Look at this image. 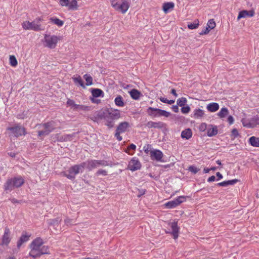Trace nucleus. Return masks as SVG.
Wrapping results in <instances>:
<instances>
[{"label":"nucleus","mask_w":259,"mask_h":259,"mask_svg":"<svg viewBox=\"0 0 259 259\" xmlns=\"http://www.w3.org/2000/svg\"><path fill=\"white\" fill-rule=\"evenodd\" d=\"M43 239L38 237L33 240L29 244V256L36 258L43 254H50L49 247L44 245Z\"/></svg>","instance_id":"f257e3e1"},{"label":"nucleus","mask_w":259,"mask_h":259,"mask_svg":"<svg viewBox=\"0 0 259 259\" xmlns=\"http://www.w3.org/2000/svg\"><path fill=\"white\" fill-rule=\"evenodd\" d=\"M24 184V179L21 176H16L6 180L3 188L6 192H11L15 188H19Z\"/></svg>","instance_id":"f03ea898"},{"label":"nucleus","mask_w":259,"mask_h":259,"mask_svg":"<svg viewBox=\"0 0 259 259\" xmlns=\"http://www.w3.org/2000/svg\"><path fill=\"white\" fill-rule=\"evenodd\" d=\"M120 117V112L119 110L111 108L105 110L103 112V118L106 121V125L109 128L114 126L113 121L118 119Z\"/></svg>","instance_id":"7ed1b4c3"},{"label":"nucleus","mask_w":259,"mask_h":259,"mask_svg":"<svg viewBox=\"0 0 259 259\" xmlns=\"http://www.w3.org/2000/svg\"><path fill=\"white\" fill-rule=\"evenodd\" d=\"M112 8L116 12L124 14L130 8V3L127 0H109Z\"/></svg>","instance_id":"20e7f679"},{"label":"nucleus","mask_w":259,"mask_h":259,"mask_svg":"<svg viewBox=\"0 0 259 259\" xmlns=\"http://www.w3.org/2000/svg\"><path fill=\"white\" fill-rule=\"evenodd\" d=\"M42 20V18L37 17L32 22L25 21L22 23V27L25 30H31L36 31L43 30L45 28L40 24V22Z\"/></svg>","instance_id":"39448f33"},{"label":"nucleus","mask_w":259,"mask_h":259,"mask_svg":"<svg viewBox=\"0 0 259 259\" xmlns=\"http://www.w3.org/2000/svg\"><path fill=\"white\" fill-rule=\"evenodd\" d=\"M60 40V38L56 35L45 34L42 42L45 47L53 49L56 48Z\"/></svg>","instance_id":"423d86ee"},{"label":"nucleus","mask_w":259,"mask_h":259,"mask_svg":"<svg viewBox=\"0 0 259 259\" xmlns=\"http://www.w3.org/2000/svg\"><path fill=\"white\" fill-rule=\"evenodd\" d=\"M81 164L84 166V168H87L88 170H91L94 168H98L99 166H106L108 165V163L105 160L90 159L81 163Z\"/></svg>","instance_id":"0eeeda50"},{"label":"nucleus","mask_w":259,"mask_h":259,"mask_svg":"<svg viewBox=\"0 0 259 259\" xmlns=\"http://www.w3.org/2000/svg\"><path fill=\"white\" fill-rule=\"evenodd\" d=\"M78 0H59V5L66 8L68 11H75L79 9Z\"/></svg>","instance_id":"6e6552de"},{"label":"nucleus","mask_w":259,"mask_h":259,"mask_svg":"<svg viewBox=\"0 0 259 259\" xmlns=\"http://www.w3.org/2000/svg\"><path fill=\"white\" fill-rule=\"evenodd\" d=\"M55 122L53 120L41 124L40 126H41L42 130L38 132V136L42 137L48 135L51 132L55 130Z\"/></svg>","instance_id":"1a4fd4ad"},{"label":"nucleus","mask_w":259,"mask_h":259,"mask_svg":"<svg viewBox=\"0 0 259 259\" xmlns=\"http://www.w3.org/2000/svg\"><path fill=\"white\" fill-rule=\"evenodd\" d=\"M83 169V166L81 165V164L74 165L69 168L68 170V174L65 172L64 174V176L68 179H74L75 175H77L80 172H82Z\"/></svg>","instance_id":"9d476101"},{"label":"nucleus","mask_w":259,"mask_h":259,"mask_svg":"<svg viewBox=\"0 0 259 259\" xmlns=\"http://www.w3.org/2000/svg\"><path fill=\"white\" fill-rule=\"evenodd\" d=\"M241 123L243 126L248 128H254L256 125H259V117L256 115L250 119L247 118H242Z\"/></svg>","instance_id":"9b49d317"},{"label":"nucleus","mask_w":259,"mask_h":259,"mask_svg":"<svg viewBox=\"0 0 259 259\" xmlns=\"http://www.w3.org/2000/svg\"><path fill=\"white\" fill-rule=\"evenodd\" d=\"M128 127H130V124L128 122L124 121L119 124L116 130L115 135H114L117 140L119 141L122 140V138L120 135L125 133Z\"/></svg>","instance_id":"f8f14e48"},{"label":"nucleus","mask_w":259,"mask_h":259,"mask_svg":"<svg viewBox=\"0 0 259 259\" xmlns=\"http://www.w3.org/2000/svg\"><path fill=\"white\" fill-rule=\"evenodd\" d=\"M7 130L10 131L13 136L16 138L25 136L26 134V128L18 125L14 127H8Z\"/></svg>","instance_id":"ddd939ff"},{"label":"nucleus","mask_w":259,"mask_h":259,"mask_svg":"<svg viewBox=\"0 0 259 259\" xmlns=\"http://www.w3.org/2000/svg\"><path fill=\"white\" fill-rule=\"evenodd\" d=\"M128 168L132 171H135L140 169L141 167L140 161L136 157H133L128 163Z\"/></svg>","instance_id":"4468645a"},{"label":"nucleus","mask_w":259,"mask_h":259,"mask_svg":"<svg viewBox=\"0 0 259 259\" xmlns=\"http://www.w3.org/2000/svg\"><path fill=\"white\" fill-rule=\"evenodd\" d=\"M150 156L151 159L158 162H162L163 153L161 151L153 149L150 151Z\"/></svg>","instance_id":"2eb2a0df"},{"label":"nucleus","mask_w":259,"mask_h":259,"mask_svg":"<svg viewBox=\"0 0 259 259\" xmlns=\"http://www.w3.org/2000/svg\"><path fill=\"white\" fill-rule=\"evenodd\" d=\"M11 240V231L8 227L5 228L4 234L2 237V245H8Z\"/></svg>","instance_id":"dca6fc26"},{"label":"nucleus","mask_w":259,"mask_h":259,"mask_svg":"<svg viewBox=\"0 0 259 259\" xmlns=\"http://www.w3.org/2000/svg\"><path fill=\"white\" fill-rule=\"evenodd\" d=\"M169 226L170 227H171L172 230L171 234L172 235L173 238L175 239H178L179 236V231L180 230V228L178 227V222L177 221H174L173 222L170 223L169 224Z\"/></svg>","instance_id":"f3484780"},{"label":"nucleus","mask_w":259,"mask_h":259,"mask_svg":"<svg viewBox=\"0 0 259 259\" xmlns=\"http://www.w3.org/2000/svg\"><path fill=\"white\" fill-rule=\"evenodd\" d=\"M31 234H28L26 232H23V234L21 235L20 238H19V240L17 242V246L18 248L20 247L22 244L24 243L27 242Z\"/></svg>","instance_id":"a211bd4d"},{"label":"nucleus","mask_w":259,"mask_h":259,"mask_svg":"<svg viewBox=\"0 0 259 259\" xmlns=\"http://www.w3.org/2000/svg\"><path fill=\"white\" fill-rule=\"evenodd\" d=\"M175 8V4L173 2H167L162 4V10L164 14H167Z\"/></svg>","instance_id":"6ab92c4d"},{"label":"nucleus","mask_w":259,"mask_h":259,"mask_svg":"<svg viewBox=\"0 0 259 259\" xmlns=\"http://www.w3.org/2000/svg\"><path fill=\"white\" fill-rule=\"evenodd\" d=\"M254 15V11H247L246 10L241 11L239 12L237 20H239L242 18H245L246 17H252Z\"/></svg>","instance_id":"aec40b11"},{"label":"nucleus","mask_w":259,"mask_h":259,"mask_svg":"<svg viewBox=\"0 0 259 259\" xmlns=\"http://www.w3.org/2000/svg\"><path fill=\"white\" fill-rule=\"evenodd\" d=\"M204 111L200 109L196 108L193 110V115L191 116L194 119H201L204 117Z\"/></svg>","instance_id":"412c9836"},{"label":"nucleus","mask_w":259,"mask_h":259,"mask_svg":"<svg viewBox=\"0 0 259 259\" xmlns=\"http://www.w3.org/2000/svg\"><path fill=\"white\" fill-rule=\"evenodd\" d=\"M218 134V127L214 125H208L207 130V135L208 137H212Z\"/></svg>","instance_id":"4be33fe9"},{"label":"nucleus","mask_w":259,"mask_h":259,"mask_svg":"<svg viewBox=\"0 0 259 259\" xmlns=\"http://www.w3.org/2000/svg\"><path fill=\"white\" fill-rule=\"evenodd\" d=\"M219 108L220 105L218 103L215 102L209 103L206 106L207 110L211 113H214L217 111Z\"/></svg>","instance_id":"5701e85b"},{"label":"nucleus","mask_w":259,"mask_h":259,"mask_svg":"<svg viewBox=\"0 0 259 259\" xmlns=\"http://www.w3.org/2000/svg\"><path fill=\"white\" fill-rule=\"evenodd\" d=\"M131 98L133 100H139L140 97L142 96L141 93L137 89H133L132 91L129 92Z\"/></svg>","instance_id":"b1692460"},{"label":"nucleus","mask_w":259,"mask_h":259,"mask_svg":"<svg viewBox=\"0 0 259 259\" xmlns=\"http://www.w3.org/2000/svg\"><path fill=\"white\" fill-rule=\"evenodd\" d=\"M238 181V180L236 179L230 181H225L217 184V186L220 187H226L230 185H233L236 184Z\"/></svg>","instance_id":"393cba45"},{"label":"nucleus","mask_w":259,"mask_h":259,"mask_svg":"<svg viewBox=\"0 0 259 259\" xmlns=\"http://www.w3.org/2000/svg\"><path fill=\"white\" fill-rule=\"evenodd\" d=\"M66 104L72 108H74L75 109H79L83 110V106L82 105H79L75 104L74 100L72 99H68L66 102Z\"/></svg>","instance_id":"a878e982"},{"label":"nucleus","mask_w":259,"mask_h":259,"mask_svg":"<svg viewBox=\"0 0 259 259\" xmlns=\"http://www.w3.org/2000/svg\"><path fill=\"white\" fill-rule=\"evenodd\" d=\"M147 126L149 128H162L163 126V123L162 122H154V121H149L147 123Z\"/></svg>","instance_id":"bb28decb"},{"label":"nucleus","mask_w":259,"mask_h":259,"mask_svg":"<svg viewBox=\"0 0 259 259\" xmlns=\"http://www.w3.org/2000/svg\"><path fill=\"white\" fill-rule=\"evenodd\" d=\"M192 135L191 130L188 128L181 132V138L188 140L191 138Z\"/></svg>","instance_id":"cd10ccee"},{"label":"nucleus","mask_w":259,"mask_h":259,"mask_svg":"<svg viewBox=\"0 0 259 259\" xmlns=\"http://www.w3.org/2000/svg\"><path fill=\"white\" fill-rule=\"evenodd\" d=\"M249 143L252 147H259V138L252 136L249 139Z\"/></svg>","instance_id":"c85d7f7f"},{"label":"nucleus","mask_w":259,"mask_h":259,"mask_svg":"<svg viewBox=\"0 0 259 259\" xmlns=\"http://www.w3.org/2000/svg\"><path fill=\"white\" fill-rule=\"evenodd\" d=\"M228 114L229 111L228 110V108L224 107L222 108L220 111L218 112L217 115L219 118L222 119L227 116L228 115Z\"/></svg>","instance_id":"c756f323"},{"label":"nucleus","mask_w":259,"mask_h":259,"mask_svg":"<svg viewBox=\"0 0 259 259\" xmlns=\"http://www.w3.org/2000/svg\"><path fill=\"white\" fill-rule=\"evenodd\" d=\"M114 103H115L116 106L120 107L124 106V100L121 95H118L116 97L115 99H114Z\"/></svg>","instance_id":"7c9ffc66"},{"label":"nucleus","mask_w":259,"mask_h":259,"mask_svg":"<svg viewBox=\"0 0 259 259\" xmlns=\"http://www.w3.org/2000/svg\"><path fill=\"white\" fill-rule=\"evenodd\" d=\"M72 79L74 81V83L79 84L83 88H85V85L83 83L81 77L78 75L77 76H73L72 77Z\"/></svg>","instance_id":"2f4dec72"},{"label":"nucleus","mask_w":259,"mask_h":259,"mask_svg":"<svg viewBox=\"0 0 259 259\" xmlns=\"http://www.w3.org/2000/svg\"><path fill=\"white\" fill-rule=\"evenodd\" d=\"M179 205V204L173 200L169 201L164 204V207L168 209L174 208Z\"/></svg>","instance_id":"473e14b6"},{"label":"nucleus","mask_w":259,"mask_h":259,"mask_svg":"<svg viewBox=\"0 0 259 259\" xmlns=\"http://www.w3.org/2000/svg\"><path fill=\"white\" fill-rule=\"evenodd\" d=\"M147 113L151 117H157V108L149 107L148 109H147Z\"/></svg>","instance_id":"72a5a7b5"},{"label":"nucleus","mask_w":259,"mask_h":259,"mask_svg":"<svg viewBox=\"0 0 259 259\" xmlns=\"http://www.w3.org/2000/svg\"><path fill=\"white\" fill-rule=\"evenodd\" d=\"M83 78L85 80V85L90 86L93 84V78L90 75L85 74L83 75Z\"/></svg>","instance_id":"f704fd0d"},{"label":"nucleus","mask_w":259,"mask_h":259,"mask_svg":"<svg viewBox=\"0 0 259 259\" xmlns=\"http://www.w3.org/2000/svg\"><path fill=\"white\" fill-rule=\"evenodd\" d=\"M92 96L95 98L100 97L103 94V92L100 89H93L92 92Z\"/></svg>","instance_id":"c9c22d12"},{"label":"nucleus","mask_w":259,"mask_h":259,"mask_svg":"<svg viewBox=\"0 0 259 259\" xmlns=\"http://www.w3.org/2000/svg\"><path fill=\"white\" fill-rule=\"evenodd\" d=\"M199 26V20L196 19L194 21V22L188 24V29L193 30L197 29Z\"/></svg>","instance_id":"e433bc0d"},{"label":"nucleus","mask_w":259,"mask_h":259,"mask_svg":"<svg viewBox=\"0 0 259 259\" xmlns=\"http://www.w3.org/2000/svg\"><path fill=\"white\" fill-rule=\"evenodd\" d=\"M61 222V220L60 218H56L55 219H50L48 220V224L49 226H56L58 225Z\"/></svg>","instance_id":"4c0bfd02"},{"label":"nucleus","mask_w":259,"mask_h":259,"mask_svg":"<svg viewBox=\"0 0 259 259\" xmlns=\"http://www.w3.org/2000/svg\"><path fill=\"white\" fill-rule=\"evenodd\" d=\"M50 20H51V21L53 22V23H54L55 25H56L58 27H61L64 24L63 21H62L60 19H59L56 17L51 18Z\"/></svg>","instance_id":"58836bf2"},{"label":"nucleus","mask_w":259,"mask_h":259,"mask_svg":"<svg viewBox=\"0 0 259 259\" xmlns=\"http://www.w3.org/2000/svg\"><path fill=\"white\" fill-rule=\"evenodd\" d=\"M157 111H158V117L163 116V117H169L170 114V112H168L164 110L159 109L157 108Z\"/></svg>","instance_id":"ea45409f"},{"label":"nucleus","mask_w":259,"mask_h":259,"mask_svg":"<svg viewBox=\"0 0 259 259\" xmlns=\"http://www.w3.org/2000/svg\"><path fill=\"white\" fill-rule=\"evenodd\" d=\"M186 198L187 196H180L172 201L180 205L181 203L186 201Z\"/></svg>","instance_id":"a19ab883"},{"label":"nucleus","mask_w":259,"mask_h":259,"mask_svg":"<svg viewBox=\"0 0 259 259\" xmlns=\"http://www.w3.org/2000/svg\"><path fill=\"white\" fill-rule=\"evenodd\" d=\"M10 64L13 67H16L18 65V61L14 55H10Z\"/></svg>","instance_id":"79ce46f5"},{"label":"nucleus","mask_w":259,"mask_h":259,"mask_svg":"<svg viewBox=\"0 0 259 259\" xmlns=\"http://www.w3.org/2000/svg\"><path fill=\"white\" fill-rule=\"evenodd\" d=\"M177 104L180 107L185 106L187 103V99L185 97H181L177 100Z\"/></svg>","instance_id":"37998d69"},{"label":"nucleus","mask_w":259,"mask_h":259,"mask_svg":"<svg viewBox=\"0 0 259 259\" xmlns=\"http://www.w3.org/2000/svg\"><path fill=\"white\" fill-rule=\"evenodd\" d=\"M136 148V146L135 145H134L133 144H130V145L127 146V149H125V152L127 154H128L130 155H133V154H134V152L130 153V151L131 149L135 151Z\"/></svg>","instance_id":"c03bdc74"},{"label":"nucleus","mask_w":259,"mask_h":259,"mask_svg":"<svg viewBox=\"0 0 259 259\" xmlns=\"http://www.w3.org/2000/svg\"><path fill=\"white\" fill-rule=\"evenodd\" d=\"M206 27H208L210 29H213L215 27V23L213 19L208 20L207 22Z\"/></svg>","instance_id":"a18cd8bd"},{"label":"nucleus","mask_w":259,"mask_h":259,"mask_svg":"<svg viewBox=\"0 0 259 259\" xmlns=\"http://www.w3.org/2000/svg\"><path fill=\"white\" fill-rule=\"evenodd\" d=\"M190 110L191 108L189 107V105L183 106L181 109V113L185 114L189 113Z\"/></svg>","instance_id":"49530a36"},{"label":"nucleus","mask_w":259,"mask_h":259,"mask_svg":"<svg viewBox=\"0 0 259 259\" xmlns=\"http://www.w3.org/2000/svg\"><path fill=\"white\" fill-rule=\"evenodd\" d=\"M208 126L205 122H202L199 126V130L201 132H204L207 130Z\"/></svg>","instance_id":"de8ad7c7"},{"label":"nucleus","mask_w":259,"mask_h":259,"mask_svg":"<svg viewBox=\"0 0 259 259\" xmlns=\"http://www.w3.org/2000/svg\"><path fill=\"white\" fill-rule=\"evenodd\" d=\"M188 170L194 173V174H196L198 172L199 169L197 168L196 166H191L189 167Z\"/></svg>","instance_id":"09e8293b"},{"label":"nucleus","mask_w":259,"mask_h":259,"mask_svg":"<svg viewBox=\"0 0 259 259\" xmlns=\"http://www.w3.org/2000/svg\"><path fill=\"white\" fill-rule=\"evenodd\" d=\"M107 175V172L105 170L100 169L96 172V175L98 176L100 175H102L103 176H106Z\"/></svg>","instance_id":"8fccbe9b"},{"label":"nucleus","mask_w":259,"mask_h":259,"mask_svg":"<svg viewBox=\"0 0 259 259\" xmlns=\"http://www.w3.org/2000/svg\"><path fill=\"white\" fill-rule=\"evenodd\" d=\"M151 146L149 144L146 145L145 146L143 147V151L145 152V153L146 154H149L150 153V151H151L150 149Z\"/></svg>","instance_id":"3c124183"},{"label":"nucleus","mask_w":259,"mask_h":259,"mask_svg":"<svg viewBox=\"0 0 259 259\" xmlns=\"http://www.w3.org/2000/svg\"><path fill=\"white\" fill-rule=\"evenodd\" d=\"M211 29H210L209 28L206 26V28H205L200 32H199V35H206L209 32L210 30H211Z\"/></svg>","instance_id":"603ef678"},{"label":"nucleus","mask_w":259,"mask_h":259,"mask_svg":"<svg viewBox=\"0 0 259 259\" xmlns=\"http://www.w3.org/2000/svg\"><path fill=\"white\" fill-rule=\"evenodd\" d=\"M231 135H232L234 137L236 138L238 136V132L236 128H234L232 130V131H231Z\"/></svg>","instance_id":"864d4df0"},{"label":"nucleus","mask_w":259,"mask_h":259,"mask_svg":"<svg viewBox=\"0 0 259 259\" xmlns=\"http://www.w3.org/2000/svg\"><path fill=\"white\" fill-rule=\"evenodd\" d=\"M227 121H228L229 124H230V125L233 124V123H234L233 117L232 116H231V115L229 116L228 117Z\"/></svg>","instance_id":"5fc2aeb1"},{"label":"nucleus","mask_w":259,"mask_h":259,"mask_svg":"<svg viewBox=\"0 0 259 259\" xmlns=\"http://www.w3.org/2000/svg\"><path fill=\"white\" fill-rule=\"evenodd\" d=\"M171 108L174 112L178 113L179 108L178 105H172Z\"/></svg>","instance_id":"6e6d98bb"},{"label":"nucleus","mask_w":259,"mask_h":259,"mask_svg":"<svg viewBox=\"0 0 259 259\" xmlns=\"http://www.w3.org/2000/svg\"><path fill=\"white\" fill-rule=\"evenodd\" d=\"M159 100L160 102L164 103H167V102L168 101V99L166 98H165L164 97H160L159 98Z\"/></svg>","instance_id":"4d7b16f0"},{"label":"nucleus","mask_w":259,"mask_h":259,"mask_svg":"<svg viewBox=\"0 0 259 259\" xmlns=\"http://www.w3.org/2000/svg\"><path fill=\"white\" fill-rule=\"evenodd\" d=\"M72 220L71 219H67L64 221V222H65V224L66 225H71L72 224Z\"/></svg>","instance_id":"13d9d810"},{"label":"nucleus","mask_w":259,"mask_h":259,"mask_svg":"<svg viewBox=\"0 0 259 259\" xmlns=\"http://www.w3.org/2000/svg\"><path fill=\"white\" fill-rule=\"evenodd\" d=\"M214 181H215V176H212L210 178L207 179V182H213Z\"/></svg>","instance_id":"bf43d9fd"},{"label":"nucleus","mask_w":259,"mask_h":259,"mask_svg":"<svg viewBox=\"0 0 259 259\" xmlns=\"http://www.w3.org/2000/svg\"><path fill=\"white\" fill-rule=\"evenodd\" d=\"M171 93L172 95L175 96V97H177L178 94L176 93V91L175 89H172L171 90Z\"/></svg>","instance_id":"052dcab7"},{"label":"nucleus","mask_w":259,"mask_h":259,"mask_svg":"<svg viewBox=\"0 0 259 259\" xmlns=\"http://www.w3.org/2000/svg\"><path fill=\"white\" fill-rule=\"evenodd\" d=\"M217 176L218 178V180L223 179V175L220 172H217Z\"/></svg>","instance_id":"680f3d73"},{"label":"nucleus","mask_w":259,"mask_h":259,"mask_svg":"<svg viewBox=\"0 0 259 259\" xmlns=\"http://www.w3.org/2000/svg\"><path fill=\"white\" fill-rule=\"evenodd\" d=\"M175 101L174 100H168V101L167 102L166 104L171 105V104H174L175 103Z\"/></svg>","instance_id":"e2e57ef3"},{"label":"nucleus","mask_w":259,"mask_h":259,"mask_svg":"<svg viewBox=\"0 0 259 259\" xmlns=\"http://www.w3.org/2000/svg\"><path fill=\"white\" fill-rule=\"evenodd\" d=\"M140 194L138 195V197H140L141 195H143L145 193V190H141L140 191Z\"/></svg>","instance_id":"0e129e2a"},{"label":"nucleus","mask_w":259,"mask_h":259,"mask_svg":"<svg viewBox=\"0 0 259 259\" xmlns=\"http://www.w3.org/2000/svg\"><path fill=\"white\" fill-rule=\"evenodd\" d=\"M11 202L13 203H19V201L17 200V199H11Z\"/></svg>","instance_id":"69168bd1"},{"label":"nucleus","mask_w":259,"mask_h":259,"mask_svg":"<svg viewBox=\"0 0 259 259\" xmlns=\"http://www.w3.org/2000/svg\"><path fill=\"white\" fill-rule=\"evenodd\" d=\"M210 168H204V173H208L209 172V171H210Z\"/></svg>","instance_id":"338daca9"},{"label":"nucleus","mask_w":259,"mask_h":259,"mask_svg":"<svg viewBox=\"0 0 259 259\" xmlns=\"http://www.w3.org/2000/svg\"><path fill=\"white\" fill-rule=\"evenodd\" d=\"M217 163L218 165H221V161H220V160H218L217 161Z\"/></svg>","instance_id":"774afa93"}]
</instances>
